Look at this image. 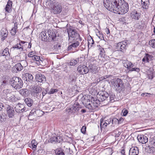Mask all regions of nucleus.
<instances>
[{"instance_id": "nucleus-59", "label": "nucleus", "mask_w": 155, "mask_h": 155, "mask_svg": "<svg viewBox=\"0 0 155 155\" xmlns=\"http://www.w3.org/2000/svg\"><path fill=\"white\" fill-rule=\"evenodd\" d=\"M111 118H110L106 121V122L108 123V124H110L111 122Z\"/></svg>"}, {"instance_id": "nucleus-52", "label": "nucleus", "mask_w": 155, "mask_h": 155, "mask_svg": "<svg viewBox=\"0 0 155 155\" xmlns=\"http://www.w3.org/2000/svg\"><path fill=\"white\" fill-rule=\"evenodd\" d=\"M5 80L3 81L2 84V85L4 86L7 85L8 82V81L7 80L6 77H5Z\"/></svg>"}, {"instance_id": "nucleus-28", "label": "nucleus", "mask_w": 155, "mask_h": 155, "mask_svg": "<svg viewBox=\"0 0 155 155\" xmlns=\"http://www.w3.org/2000/svg\"><path fill=\"white\" fill-rule=\"evenodd\" d=\"M154 148L150 146H147L145 148V151L150 153H153L154 151Z\"/></svg>"}, {"instance_id": "nucleus-34", "label": "nucleus", "mask_w": 155, "mask_h": 155, "mask_svg": "<svg viewBox=\"0 0 155 155\" xmlns=\"http://www.w3.org/2000/svg\"><path fill=\"white\" fill-rule=\"evenodd\" d=\"M147 2H142V7L143 8L147 9L148 8L149 5V0H147Z\"/></svg>"}, {"instance_id": "nucleus-42", "label": "nucleus", "mask_w": 155, "mask_h": 155, "mask_svg": "<svg viewBox=\"0 0 155 155\" xmlns=\"http://www.w3.org/2000/svg\"><path fill=\"white\" fill-rule=\"evenodd\" d=\"M8 34V31L7 30H5L4 34L3 35L2 37L1 38L2 40L4 41L7 38Z\"/></svg>"}, {"instance_id": "nucleus-55", "label": "nucleus", "mask_w": 155, "mask_h": 155, "mask_svg": "<svg viewBox=\"0 0 155 155\" xmlns=\"http://www.w3.org/2000/svg\"><path fill=\"white\" fill-rule=\"evenodd\" d=\"M86 127L85 126H83L81 129V131L83 133H84L85 132Z\"/></svg>"}, {"instance_id": "nucleus-25", "label": "nucleus", "mask_w": 155, "mask_h": 155, "mask_svg": "<svg viewBox=\"0 0 155 155\" xmlns=\"http://www.w3.org/2000/svg\"><path fill=\"white\" fill-rule=\"evenodd\" d=\"M31 58L33 61L37 62V64H41V63L42 62V60L43 58H40V56H38L35 55Z\"/></svg>"}, {"instance_id": "nucleus-22", "label": "nucleus", "mask_w": 155, "mask_h": 155, "mask_svg": "<svg viewBox=\"0 0 155 155\" xmlns=\"http://www.w3.org/2000/svg\"><path fill=\"white\" fill-rule=\"evenodd\" d=\"M124 66L127 68L130 69L131 67H133L134 66L133 64L131 62L127 61L124 60L123 61Z\"/></svg>"}, {"instance_id": "nucleus-9", "label": "nucleus", "mask_w": 155, "mask_h": 155, "mask_svg": "<svg viewBox=\"0 0 155 155\" xmlns=\"http://www.w3.org/2000/svg\"><path fill=\"white\" fill-rule=\"evenodd\" d=\"M98 99L100 103V101H103L106 100L109 96L108 94L105 91H100L97 94Z\"/></svg>"}, {"instance_id": "nucleus-36", "label": "nucleus", "mask_w": 155, "mask_h": 155, "mask_svg": "<svg viewBox=\"0 0 155 155\" xmlns=\"http://www.w3.org/2000/svg\"><path fill=\"white\" fill-rule=\"evenodd\" d=\"M149 44L150 47L155 48V39H152L150 40L149 41Z\"/></svg>"}, {"instance_id": "nucleus-54", "label": "nucleus", "mask_w": 155, "mask_h": 155, "mask_svg": "<svg viewBox=\"0 0 155 155\" xmlns=\"http://www.w3.org/2000/svg\"><path fill=\"white\" fill-rule=\"evenodd\" d=\"M122 112L123 113V115L124 116H126L128 112V110H127L124 109L122 110Z\"/></svg>"}, {"instance_id": "nucleus-33", "label": "nucleus", "mask_w": 155, "mask_h": 155, "mask_svg": "<svg viewBox=\"0 0 155 155\" xmlns=\"http://www.w3.org/2000/svg\"><path fill=\"white\" fill-rule=\"evenodd\" d=\"M10 55V54L9 52V49L8 48H6L3 51L2 56H8Z\"/></svg>"}, {"instance_id": "nucleus-31", "label": "nucleus", "mask_w": 155, "mask_h": 155, "mask_svg": "<svg viewBox=\"0 0 155 155\" xmlns=\"http://www.w3.org/2000/svg\"><path fill=\"white\" fill-rule=\"evenodd\" d=\"M18 24L16 22L14 23V27L12 29L11 31V33L12 35H14L16 33V30L18 28Z\"/></svg>"}, {"instance_id": "nucleus-7", "label": "nucleus", "mask_w": 155, "mask_h": 155, "mask_svg": "<svg viewBox=\"0 0 155 155\" xmlns=\"http://www.w3.org/2000/svg\"><path fill=\"white\" fill-rule=\"evenodd\" d=\"M67 32L69 39L70 38H74L77 39L79 37L80 35L77 33V31L74 29L72 27L67 29Z\"/></svg>"}, {"instance_id": "nucleus-20", "label": "nucleus", "mask_w": 155, "mask_h": 155, "mask_svg": "<svg viewBox=\"0 0 155 155\" xmlns=\"http://www.w3.org/2000/svg\"><path fill=\"white\" fill-rule=\"evenodd\" d=\"M12 1L9 0L5 8L6 12L8 13H10L12 12Z\"/></svg>"}, {"instance_id": "nucleus-21", "label": "nucleus", "mask_w": 155, "mask_h": 155, "mask_svg": "<svg viewBox=\"0 0 155 155\" xmlns=\"http://www.w3.org/2000/svg\"><path fill=\"white\" fill-rule=\"evenodd\" d=\"M152 57L153 56L152 55L146 54L142 59V61L144 63L150 62L151 61Z\"/></svg>"}, {"instance_id": "nucleus-43", "label": "nucleus", "mask_w": 155, "mask_h": 155, "mask_svg": "<svg viewBox=\"0 0 155 155\" xmlns=\"http://www.w3.org/2000/svg\"><path fill=\"white\" fill-rule=\"evenodd\" d=\"M70 81L71 83L73 84L74 83L76 80V78L75 76L72 75L70 76Z\"/></svg>"}, {"instance_id": "nucleus-50", "label": "nucleus", "mask_w": 155, "mask_h": 155, "mask_svg": "<svg viewBox=\"0 0 155 155\" xmlns=\"http://www.w3.org/2000/svg\"><path fill=\"white\" fill-rule=\"evenodd\" d=\"M111 120L112 124H116L117 123L118 124V120L117 119L114 118L112 119H111Z\"/></svg>"}, {"instance_id": "nucleus-18", "label": "nucleus", "mask_w": 155, "mask_h": 155, "mask_svg": "<svg viewBox=\"0 0 155 155\" xmlns=\"http://www.w3.org/2000/svg\"><path fill=\"white\" fill-rule=\"evenodd\" d=\"M139 150L137 147H134L130 149L129 151V155H138Z\"/></svg>"}, {"instance_id": "nucleus-14", "label": "nucleus", "mask_w": 155, "mask_h": 155, "mask_svg": "<svg viewBox=\"0 0 155 155\" xmlns=\"http://www.w3.org/2000/svg\"><path fill=\"white\" fill-rule=\"evenodd\" d=\"M6 110L7 115L9 118L12 117L14 116L15 111L13 107L8 106Z\"/></svg>"}, {"instance_id": "nucleus-49", "label": "nucleus", "mask_w": 155, "mask_h": 155, "mask_svg": "<svg viewBox=\"0 0 155 155\" xmlns=\"http://www.w3.org/2000/svg\"><path fill=\"white\" fill-rule=\"evenodd\" d=\"M35 54V51H32L30 52L28 54V56L29 58H32L34 56Z\"/></svg>"}, {"instance_id": "nucleus-5", "label": "nucleus", "mask_w": 155, "mask_h": 155, "mask_svg": "<svg viewBox=\"0 0 155 155\" xmlns=\"http://www.w3.org/2000/svg\"><path fill=\"white\" fill-rule=\"evenodd\" d=\"M10 83L13 87L16 89H19L22 86L23 83L21 79L18 77H14L11 78Z\"/></svg>"}, {"instance_id": "nucleus-32", "label": "nucleus", "mask_w": 155, "mask_h": 155, "mask_svg": "<svg viewBox=\"0 0 155 155\" xmlns=\"http://www.w3.org/2000/svg\"><path fill=\"white\" fill-rule=\"evenodd\" d=\"M25 76L26 77V81L30 82L33 81V77L31 74L29 73H26L25 74Z\"/></svg>"}, {"instance_id": "nucleus-56", "label": "nucleus", "mask_w": 155, "mask_h": 155, "mask_svg": "<svg viewBox=\"0 0 155 155\" xmlns=\"http://www.w3.org/2000/svg\"><path fill=\"white\" fill-rule=\"evenodd\" d=\"M5 30H6L5 29H3V30H1L0 31V35L2 36H2H3V35L4 34Z\"/></svg>"}, {"instance_id": "nucleus-3", "label": "nucleus", "mask_w": 155, "mask_h": 155, "mask_svg": "<svg viewBox=\"0 0 155 155\" xmlns=\"http://www.w3.org/2000/svg\"><path fill=\"white\" fill-rule=\"evenodd\" d=\"M42 40L49 41H55L56 40V36L55 32L51 30L42 31L40 33Z\"/></svg>"}, {"instance_id": "nucleus-2", "label": "nucleus", "mask_w": 155, "mask_h": 155, "mask_svg": "<svg viewBox=\"0 0 155 155\" xmlns=\"http://www.w3.org/2000/svg\"><path fill=\"white\" fill-rule=\"evenodd\" d=\"M122 0H104L105 7L108 10L115 13L116 8H117L122 2Z\"/></svg>"}, {"instance_id": "nucleus-24", "label": "nucleus", "mask_w": 155, "mask_h": 155, "mask_svg": "<svg viewBox=\"0 0 155 155\" xmlns=\"http://www.w3.org/2000/svg\"><path fill=\"white\" fill-rule=\"evenodd\" d=\"M131 17L132 19L138 20L140 17V15L137 11H134L131 13Z\"/></svg>"}, {"instance_id": "nucleus-29", "label": "nucleus", "mask_w": 155, "mask_h": 155, "mask_svg": "<svg viewBox=\"0 0 155 155\" xmlns=\"http://www.w3.org/2000/svg\"><path fill=\"white\" fill-rule=\"evenodd\" d=\"M25 102L28 107H31L33 104V101L30 98H26L25 100Z\"/></svg>"}, {"instance_id": "nucleus-47", "label": "nucleus", "mask_w": 155, "mask_h": 155, "mask_svg": "<svg viewBox=\"0 0 155 155\" xmlns=\"http://www.w3.org/2000/svg\"><path fill=\"white\" fill-rule=\"evenodd\" d=\"M58 91V90L57 89H51L50 91L48 92V93L49 94H53L55 92H57Z\"/></svg>"}, {"instance_id": "nucleus-10", "label": "nucleus", "mask_w": 155, "mask_h": 155, "mask_svg": "<svg viewBox=\"0 0 155 155\" xmlns=\"http://www.w3.org/2000/svg\"><path fill=\"white\" fill-rule=\"evenodd\" d=\"M81 108V107H80L79 104L76 103L69 108V111L68 112L72 113L78 114L79 112V110Z\"/></svg>"}, {"instance_id": "nucleus-6", "label": "nucleus", "mask_w": 155, "mask_h": 155, "mask_svg": "<svg viewBox=\"0 0 155 155\" xmlns=\"http://www.w3.org/2000/svg\"><path fill=\"white\" fill-rule=\"evenodd\" d=\"M122 2L117 8H116L115 13L118 14H124L128 11L129 10L128 5L127 3L125 2L124 0H122Z\"/></svg>"}, {"instance_id": "nucleus-12", "label": "nucleus", "mask_w": 155, "mask_h": 155, "mask_svg": "<svg viewBox=\"0 0 155 155\" xmlns=\"http://www.w3.org/2000/svg\"><path fill=\"white\" fill-rule=\"evenodd\" d=\"M15 108L16 111L18 113H21L27 110V108L24 105L21 104H18L16 105Z\"/></svg>"}, {"instance_id": "nucleus-61", "label": "nucleus", "mask_w": 155, "mask_h": 155, "mask_svg": "<svg viewBox=\"0 0 155 155\" xmlns=\"http://www.w3.org/2000/svg\"><path fill=\"white\" fill-rule=\"evenodd\" d=\"M123 120H124L122 118H120L119 120H118V124L121 123L123 121Z\"/></svg>"}, {"instance_id": "nucleus-39", "label": "nucleus", "mask_w": 155, "mask_h": 155, "mask_svg": "<svg viewBox=\"0 0 155 155\" xmlns=\"http://www.w3.org/2000/svg\"><path fill=\"white\" fill-rule=\"evenodd\" d=\"M47 93V91L46 90H45L43 91L42 92V95H41V94L40 93V94L38 96V97H37L38 99H41V98L42 99L43 98L44 96Z\"/></svg>"}, {"instance_id": "nucleus-17", "label": "nucleus", "mask_w": 155, "mask_h": 155, "mask_svg": "<svg viewBox=\"0 0 155 155\" xmlns=\"http://www.w3.org/2000/svg\"><path fill=\"white\" fill-rule=\"evenodd\" d=\"M23 67L20 63L15 64L12 68V71L13 72H17L21 71L23 69Z\"/></svg>"}, {"instance_id": "nucleus-15", "label": "nucleus", "mask_w": 155, "mask_h": 155, "mask_svg": "<svg viewBox=\"0 0 155 155\" xmlns=\"http://www.w3.org/2000/svg\"><path fill=\"white\" fill-rule=\"evenodd\" d=\"M137 138L138 141L143 144L146 143L148 141L147 137L143 135H138Z\"/></svg>"}, {"instance_id": "nucleus-64", "label": "nucleus", "mask_w": 155, "mask_h": 155, "mask_svg": "<svg viewBox=\"0 0 155 155\" xmlns=\"http://www.w3.org/2000/svg\"><path fill=\"white\" fill-rule=\"evenodd\" d=\"M86 112V110L85 109H82L81 110V112L83 113H85Z\"/></svg>"}, {"instance_id": "nucleus-38", "label": "nucleus", "mask_w": 155, "mask_h": 155, "mask_svg": "<svg viewBox=\"0 0 155 155\" xmlns=\"http://www.w3.org/2000/svg\"><path fill=\"white\" fill-rule=\"evenodd\" d=\"M103 120L102 119H101L100 120V127L101 128L106 127L108 124V123L106 122L104 123H103Z\"/></svg>"}, {"instance_id": "nucleus-48", "label": "nucleus", "mask_w": 155, "mask_h": 155, "mask_svg": "<svg viewBox=\"0 0 155 155\" xmlns=\"http://www.w3.org/2000/svg\"><path fill=\"white\" fill-rule=\"evenodd\" d=\"M130 71H136L137 72H139L140 71V69L139 68H132L129 69Z\"/></svg>"}, {"instance_id": "nucleus-46", "label": "nucleus", "mask_w": 155, "mask_h": 155, "mask_svg": "<svg viewBox=\"0 0 155 155\" xmlns=\"http://www.w3.org/2000/svg\"><path fill=\"white\" fill-rule=\"evenodd\" d=\"M51 141L52 142H60V141H59L58 140V138L57 137H52L51 139Z\"/></svg>"}, {"instance_id": "nucleus-11", "label": "nucleus", "mask_w": 155, "mask_h": 155, "mask_svg": "<svg viewBox=\"0 0 155 155\" xmlns=\"http://www.w3.org/2000/svg\"><path fill=\"white\" fill-rule=\"evenodd\" d=\"M77 70L80 74H84L88 73L89 71V69L84 65H80L78 67Z\"/></svg>"}, {"instance_id": "nucleus-51", "label": "nucleus", "mask_w": 155, "mask_h": 155, "mask_svg": "<svg viewBox=\"0 0 155 155\" xmlns=\"http://www.w3.org/2000/svg\"><path fill=\"white\" fill-rule=\"evenodd\" d=\"M115 96L114 94H111L110 96V101L111 102H113L114 101V99L115 98Z\"/></svg>"}, {"instance_id": "nucleus-63", "label": "nucleus", "mask_w": 155, "mask_h": 155, "mask_svg": "<svg viewBox=\"0 0 155 155\" xmlns=\"http://www.w3.org/2000/svg\"><path fill=\"white\" fill-rule=\"evenodd\" d=\"M31 42L28 43V48H31Z\"/></svg>"}, {"instance_id": "nucleus-13", "label": "nucleus", "mask_w": 155, "mask_h": 155, "mask_svg": "<svg viewBox=\"0 0 155 155\" xmlns=\"http://www.w3.org/2000/svg\"><path fill=\"white\" fill-rule=\"evenodd\" d=\"M126 46L127 42H120L117 43L116 49L117 51L124 52L126 49Z\"/></svg>"}, {"instance_id": "nucleus-45", "label": "nucleus", "mask_w": 155, "mask_h": 155, "mask_svg": "<svg viewBox=\"0 0 155 155\" xmlns=\"http://www.w3.org/2000/svg\"><path fill=\"white\" fill-rule=\"evenodd\" d=\"M94 41L93 39L91 38L89 39L88 40V45H90L91 47L92 46V45L94 44Z\"/></svg>"}, {"instance_id": "nucleus-44", "label": "nucleus", "mask_w": 155, "mask_h": 155, "mask_svg": "<svg viewBox=\"0 0 155 155\" xmlns=\"http://www.w3.org/2000/svg\"><path fill=\"white\" fill-rule=\"evenodd\" d=\"M2 93L3 94V95H5L7 97L8 95L9 94H10L11 93V92H10V91L9 89H6L3 91Z\"/></svg>"}, {"instance_id": "nucleus-41", "label": "nucleus", "mask_w": 155, "mask_h": 155, "mask_svg": "<svg viewBox=\"0 0 155 155\" xmlns=\"http://www.w3.org/2000/svg\"><path fill=\"white\" fill-rule=\"evenodd\" d=\"M147 78L149 79H152L153 78V72L152 71H148L147 72Z\"/></svg>"}, {"instance_id": "nucleus-40", "label": "nucleus", "mask_w": 155, "mask_h": 155, "mask_svg": "<svg viewBox=\"0 0 155 155\" xmlns=\"http://www.w3.org/2000/svg\"><path fill=\"white\" fill-rule=\"evenodd\" d=\"M13 48H14L21 49V51L22 50L23 48V46L20 43L17 44L15 45Z\"/></svg>"}, {"instance_id": "nucleus-60", "label": "nucleus", "mask_w": 155, "mask_h": 155, "mask_svg": "<svg viewBox=\"0 0 155 155\" xmlns=\"http://www.w3.org/2000/svg\"><path fill=\"white\" fill-rule=\"evenodd\" d=\"M121 153L122 155H126L125 153V151L124 149L121 150Z\"/></svg>"}, {"instance_id": "nucleus-27", "label": "nucleus", "mask_w": 155, "mask_h": 155, "mask_svg": "<svg viewBox=\"0 0 155 155\" xmlns=\"http://www.w3.org/2000/svg\"><path fill=\"white\" fill-rule=\"evenodd\" d=\"M6 98L7 100L11 102H15L17 100L15 96L12 94L11 93L9 94L7 96Z\"/></svg>"}, {"instance_id": "nucleus-53", "label": "nucleus", "mask_w": 155, "mask_h": 155, "mask_svg": "<svg viewBox=\"0 0 155 155\" xmlns=\"http://www.w3.org/2000/svg\"><path fill=\"white\" fill-rule=\"evenodd\" d=\"M150 142L151 145L155 146V138H151L150 140Z\"/></svg>"}, {"instance_id": "nucleus-8", "label": "nucleus", "mask_w": 155, "mask_h": 155, "mask_svg": "<svg viewBox=\"0 0 155 155\" xmlns=\"http://www.w3.org/2000/svg\"><path fill=\"white\" fill-rule=\"evenodd\" d=\"M62 7L61 5L59 3L54 4L52 8L51 12L54 14H59L62 11Z\"/></svg>"}, {"instance_id": "nucleus-62", "label": "nucleus", "mask_w": 155, "mask_h": 155, "mask_svg": "<svg viewBox=\"0 0 155 155\" xmlns=\"http://www.w3.org/2000/svg\"><path fill=\"white\" fill-rule=\"evenodd\" d=\"M4 107V106L3 104L2 103H0V110H2V107Z\"/></svg>"}, {"instance_id": "nucleus-58", "label": "nucleus", "mask_w": 155, "mask_h": 155, "mask_svg": "<svg viewBox=\"0 0 155 155\" xmlns=\"http://www.w3.org/2000/svg\"><path fill=\"white\" fill-rule=\"evenodd\" d=\"M105 30V32L107 34H108L110 33V30L108 28H106Z\"/></svg>"}, {"instance_id": "nucleus-1", "label": "nucleus", "mask_w": 155, "mask_h": 155, "mask_svg": "<svg viewBox=\"0 0 155 155\" xmlns=\"http://www.w3.org/2000/svg\"><path fill=\"white\" fill-rule=\"evenodd\" d=\"M82 102L86 107L90 110H95L100 104L97 99L90 97L89 95L83 96L82 98Z\"/></svg>"}, {"instance_id": "nucleus-16", "label": "nucleus", "mask_w": 155, "mask_h": 155, "mask_svg": "<svg viewBox=\"0 0 155 155\" xmlns=\"http://www.w3.org/2000/svg\"><path fill=\"white\" fill-rule=\"evenodd\" d=\"M35 79L37 81L41 83H44L46 81L45 77L41 74H38L36 75Z\"/></svg>"}, {"instance_id": "nucleus-35", "label": "nucleus", "mask_w": 155, "mask_h": 155, "mask_svg": "<svg viewBox=\"0 0 155 155\" xmlns=\"http://www.w3.org/2000/svg\"><path fill=\"white\" fill-rule=\"evenodd\" d=\"M55 153L56 155H64V153L61 148L57 149L55 150Z\"/></svg>"}, {"instance_id": "nucleus-4", "label": "nucleus", "mask_w": 155, "mask_h": 155, "mask_svg": "<svg viewBox=\"0 0 155 155\" xmlns=\"http://www.w3.org/2000/svg\"><path fill=\"white\" fill-rule=\"evenodd\" d=\"M110 83L112 87L117 91L120 92L123 88L124 83L120 79L114 78L110 81Z\"/></svg>"}, {"instance_id": "nucleus-30", "label": "nucleus", "mask_w": 155, "mask_h": 155, "mask_svg": "<svg viewBox=\"0 0 155 155\" xmlns=\"http://www.w3.org/2000/svg\"><path fill=\"white\" fill-rule=\"evenodd\" d=\"M79 45V43L78 41H76L70 45L68 47V50H71L73 48H76Z\"/></svg>"}, {"instance_id": "nucleus-37", "label": "nucleus", "mask_w": 155, "mask_h": 155, "mask_svg": "<svg viewBox=\"0 0 155 155\" xmlns=\"http://www.w3.org/2000/svg\"><path fill=\"white\" fill-rule=\"evenodd\" d=\"M78 61L76 60H71L68 63L69 65L73 66L76 65L78 63Z\"/></svg>"}, {"instance_id": "nucleus-19", "label": "nucleus", "mask_w": 155, "mask_h": 155, "mask_svg": "<svg viewBox=\"0 0 155 155\" xmlns=\"http://www.w3.org/2000/svg\"><path fill=\"white\" fill-rule=\"evenodd\" d=\"M42 90V89L38 86H34L32 90V94H36V95L39 96V94L41 93Z\"/></svg>"}, {"instance_id": "nucleus-57", "label": "nucleus", "mask_w": 155, "mask_h": 155, "mask_svg": "<svg viewBox=\"0 0 155 155\" xmlns=\"http://www.w3.org/2000/svg\"><path fill=\"white\" fill-rule=\"evenodd\" d=\"M98 37L101 40L104 39L103 35L102 34H99V35L98 36Z\"/></svg>"}, {"instance_id": "nucleus-26", "label": "nucleus", "mask_w": 155, "mask_h": 155, "mask_svg": "<svg viewBox=\"0 0 155 155\" xmlns=\"http://www.w3.org/2000/svg\"><path fill=\"white\" fill-rule=\"evenodd\" d=\"M89 70L93 73L96 74L98 72V67L93 65L91 64L90 65Z\"/></svg>"}, {"instance_id": "nucleus-23", "label": "nucleus", "mask_w": 155, "mask_h": 155, "mask_svg": "<svg viewBox=\"0 0 155 155\" xmlns=\"http://www.w3.org/2000/svg\"><path fill=\"white\" fill-rule=\"evenodd\" d=\"M20 94L24 97L28 96L30 94V92L27 89H22L19 91Z\"/></svg>"}]
</instances>
